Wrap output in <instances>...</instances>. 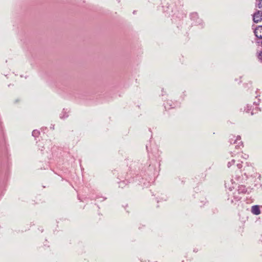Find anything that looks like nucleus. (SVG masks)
<instances>
[{
    "label": "nucleus",
    "mask_w": 262,
    "mask_h": 262,
    "mask_svg": "<svg viewBox=\"0 0 262 262\" xmlns=\"http://www.w3.org/2000/svg\"><path fill=\"white\" fill-rule=\"evenodd\" d=\"M253 20L255 23L262 21V11L257 10L253 15Z\"/></svg>",
    "instance_id": "obj_1"
},
{
    "label": "nucleus",
    "mask_w": 262,
    "mask_h": 262,
    "mask_svg": "<svg viewBox=\"0 0 262 262\" xmlns=\"http://www.w3.org/2000/svg\"><path fill=\"white\" fill-rule=\"evenodd\" d=\"M255 36L259 39H262V26H258L254 30Z\"/></svg>",
    "instance_id": "obj_2"
},
{
    "label": "nucleus",
    "mask_w": 262,
    "mask_h": 262,
    "mask_svg": "<svg viewBox=\"0 0 262 262\" xmlns=\"http://www.w3.org/2000/svg\"><path fill=\"white\" fill-rule=\"evenodd\" d=\"M190 19L195 21L196 24L200 23L201 20L199 19L198 14L196 12L191 13L190 15Z\"/></svg>",
    "instance_id": "obj_3"
},
{
    "label": "nucleus",
    "mask_w": 262,
    "mask_h": 262,
    "mask_svg": "<svg viewBox=\"0 0 262 262\" xmlns=\"http://www.w3.org/2000/svg\"><path fill=\"white\" fill-rule=\"evenodd\" d=\"M252 212L255 215H258L260 213L259 207L258 205H254L252 207Z\"/></svg>",
    "instance_id": "obj_4"
},
{
    "label": "nucleus",
    "mask_w": 262,
    "mask_h": 262,
    "mask_svg": "<svg viewBox=\"0 0 262 262\" xmlns=\"http://www.w3.org/2000/svg\"><path fill=\"white\" fill-rule=\"evenodd\" d=\"M247 189L245 186L244 185H240L238 187V189H237L238 194H245L246 193Z\"/></svg>",
    "instance_id": "obj_5"
},
{
    "label": "nucleus",
    "mask_w": 262,
    "mask_h": 262,
    "mask_svg": "<svg viewBox=\"0 0 262 262\" xmlns=\"http://www.w3.org/2000/svg\"><path fill=\"white\" fill-rule=\"evenodd\" d=\"M232 138H230L229 141L231 144H237L238 142L241 141V137L238 136L236 138L234 139L235 136H232Z\"/></svg>",
    "instance_id": "obj_6"
},
{
    "label": "nucleus",
    "mask_w": 262,
    "mask_h": 262,
    "mask_svg": "<svg viewBox=\"0 0 262 262\" xmlns=\"http://www.w3.org/2000/svg\"><path fill=\"white\" fill-rule=\"evenodd\" d=\"M235 144L236 145H235V148L236 149H240L242 148V147H243L244 146L243 143L242 142V141H239V142H237V144Z\"/></svg>",
    "instance_id": "obj_7"
},
{
    "label": "nucleus",
    "mask_w": 262,
    "mask_h": 262,
    "mask_svg": "<svg viewBox=\"0 0 262 262\" xmlns=\"http://www.w3.org/2000/svg\"><path fill=\"white\" fill-rule=\"evenodd\" d=\"M68 117V115L67 114L66 111H65V110L63 109L61 114L60 115V118L61 119H64Z\"/></svg>",
    "instance_id": "obj_8"
},
{
    "label": "nucleus",
    "mask_w": 262,
    "mask_h": 262,
    "mask_svg": "<svg viewBox=\"0 0 262 262\" xmlns=\"http://www.w3.org/2000/svg\"><path fill=\"white\" fill-rule=\"evenodd\" d=\"M40 134V132L37 129L33 130L32 133V135L34 137H37Z\"/></svg>",
    "instance_id": "obj_9"
},
{
    "label": "nucleus",
    "mask_w": 262,
    "mask_h": 262,
    "mask_svg": "<svg viewBox=\"0 0 262 262\" xmlns=\"http://www.w3.org/2000/svg\"><path fill=\"white\" fill-rule=\"evenodd\" d=\"M126 181H122L119 182V187L121 188H123L126 185Z\"/></svg>",
    "instance_id": "obj_10"
},
{
    "label": "nucleus",
    "mask_w": 262,
    "mask_h": 262,
    "mask_svg": "<svg viewBox=\"0 0 262 262\" xmlns=\"http://www.w3.org/2000/svg\"><path fill=\"white\" fill-rule=\"evenodd\" d=\"M258 8L262 9V0H255Z\"/></svg>",
    "instance_id": "obj_11"
},
{
    "label": "nucleus",
    "mask_w": 262,
    "mask_h": 262,
    "mask_svg": "<svg viewBox=\"0 0 262 262\" xmlns=\"http://www.w3.org/2000/svg\"><path fill=\"white\" fill-rule=\"evenodd\" d=\"M99 199H102V200H100V201H103L106 199V198L100 196L99 195H97L95 198V200H98Z\"/></svg>",
    "instance_id": "obj_12"
},
{
    "label": "nucleus",
    "mask_w": 262,
    "mask_h": 262,
    "mask_svg": "<svg viewBox=\"0 0 262 262\" xmlns=\"http://www.w3.org/2000/svg\"><path fill=\"white\" fill-rule=\"evenodd\" d=\"M234 162H235L234 160H232L231 161L229 162L227 164L228 167H229V168L231 166V165L234 163Z\"/></svg>",
    "instance_id": "obj_13"
},
{
    "label": "nucleus",
    "mask_w": 262,
    "mask_h": 262,
    "mask_svg": "<svg viewBox=\"0 0 262 262\" xmlns=\"http://www.w3.org/2000/svg\"><path fill=\"white\" fill-rule=\"evenodd\" d=\"M233 194H234V198H235V199L236 201H239V200H240L241 199V197L236 195V194L235 192Z\"/></svg>",
    "instance_id": "obj_14"
},
{
    "label": "nucleus",
    "mask_w": 262,
    "mask_h": 262,
    "mask_svg": "<svg viewBox=\"0 0 262 262\" xmlns=\"http://www.w3.org/2000/svg\"><path fill=\"white\" fill-rule=\"evenodd\" d=\"M258 57L262 61V51L259 53Z\"/></svg>",
    "instance_id": "obj_15"
},
{
    "label": "nucleus",
    "mask_w": 262,
    "mask_h": 262,
    "mask_svg": "<svg viewBox=\"0 0 262 262\" xmlns=\"http://www.w3.org/2000/svg\"><path fill=\"white\" fill-rule=\"evenodd\" d=\"M237 167H238V169H241L242 167V165L241 163H238L237 164Z\"/></svg>",
    "instance_id": "obj_16"
},
{
    "label": "nucleus",
    "mask_w": 262,
    "mask_h": 262,
    "mask_svg": "<svg viewBox=\"0 0 262 262\" xmlns=\"http://www.w3.org/2000/svg\"><path fill=\"white\" fill-rule=\"evenodd\" d=\"M231 154H232V157H233V154H235V153H237H237H238V151H237V152H236V151H234L233 152H232V151H231Z\"/></svg>",
    "instance_id": "obj_17"
},
{
    "label": "nucleus",
    "mask_w": 262,
    "mask_h": 262,
    "mask_svg": "<svg viewBox=\"0 0 262 262\" xmlns=\"http://www.w3.org/2000/svg\"><path fill=\"white\" fill-rule=\"evenodd\" d=\"M248 157V156L245 154V156H244L243 158H244V159H247V158Z\"/></svg>",
    "instance_id": "obj_18"
},
{
    "label": "nucleus",
    "mask_w": 262,
    "mask_h": 262,
    "mask_svg": "<svg viewBox=\"0 0 262 262\" xmlns=\"http://www.w3.org/2000/svg\"><path fill=\"white\" fill-rule=\"evenodd\" d=\"M140 178V176H136V180H138V178ZM139 180V179H138V180Z\"/></svg>",
    "instance_id": "obj_19"
},
{
    "label": "nucleus",
    "mask_w": 262,
    "mask_h": 262,
    "mask_svg": "<svg viewBox=\"0 0 262 262\" xmlns=\"http://www.w3.org/2000/svg\"><path fill=\"white\" fill-rule=\"evenodd\" d=\"M51 128H52V129H54V125H52Z\"/></svg>",
    "instance_id": "obj_20"
},
{
    "label": "nucleus",
    "mask_w": 262,
    "mask_h": 262,
    "mask_svg": "<svg viewBox=\"0 0 262 262\" xmlns=\"http://www.w3.org/2000/svg\"><path fill=\"white\" fill-rule=\"evenodd\" d=\"M135 13H136V11H134L133 13L135 14Z\"/></svg>",
    "instance_id": "obj_21"
},
{
    "label": "nucleus",
    "mask_w": 262,
    "mask_h": 262,
    "mask_svg": "<svg viewBox=\"0 0 262 262\" xmlns=\"http://www.w3.org/2000/svg\"><path fill=\"white\" fill-rule=\"evenodd\" d=\"M146 148L147 149V145H146Z\"/></svg>",
    "instance_id": "obj_22"
}]
</instances>
